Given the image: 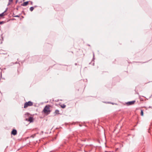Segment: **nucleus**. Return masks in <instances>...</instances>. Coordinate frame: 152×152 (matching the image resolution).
Returning a JSON list of instances; mask_svg holds the SVG:
<instances>
[{"mask_svg": "<svg viewBox=\"0 0 152 152\" xmlns=\"http://www.w3.org/2000/svg\"><path fill=\"white\" fill-rule=\"evenodd\" d=\"M28 121L31 122H32L33 121V117H30L28 118Z\"/></svg>", "mask_w": 152, "mask_h": 152, "instance_id": "6", "label": "nucleus"}, {"mask_svg": "<svg viewBox=\"0 0 152 152\" xmlns=\"http://www.w3.org/2000/svg\"><path fill=\"white\" fill-rule=\"evenodd\" d=\"M93 56H94V54H93Z\"/></svg>", "mask_w": 152, "mask_h": 152, "instance_id": "16", "label": "nucleus"}, {"mask_svg": "<svg viewBox=\"0 0 152 152\" xmlns=\"http://www.w3.org/2000/svg\"><path fill=\"white\" fill-rule=\"evenodd\" d=\"M59 112V110H56L55 112V113L56 114H60Z\"/></svg>", "mask_w": 152, "mask_h": 152, "instance_id": "8", "label": "nucleus"}, {"mask_svg": "<svg viewBox=\"0 0 152 152\" xmlns=\"http://www.w3.org/2000/svg\"><path fill=\"white\" fill-rule=\"evenodd\" d=\"M14 17H19V16L17 15L15 16Z\"/></svg>", "mask_w": 152, "mask_h": 152, "instance_id": "14", "label": "nucleus"}, {"mask_svg": "<svg viewBox=\"0 0 152 152\" xmlns=\"http://www.w3.org/2000/svg\"><path fill=\"white\" fill-rule=\"evenodd\" d=\"M17 131L15 129H13L12 132H11V134H13L14 135H15L17 134Z\"/></svg>", "mask_w": 152, "mask_h": 152, "instance_id": "4", "label": "nucleus"}, {"mask_svg": "<svg viewBox=\"0 0 152 152\" xmlns=\"http://www.w3.org/2000/svg\"><path fill=\"white\" fill-rule=\"evenodd\" d=\"M31 137H32L33 138H34V137H32V136H31Z\"/></svg>", "mask_w": 152, "mask_h": 152, "instance_id": "20", "label": "nucleus"}, {"mask_svg": "<svg viewBox=\"0 0 152 152\" xmlns=\"http://www.w3.org/2000/svg\"><path fill=\"white\" fill-rule=\"evenodd\" d=\"M7 8L6 10H5V11L3 12L2 13L0 14V17H2L4 16V13L7 10Z\"/></svg>", "mask_w": 152, "mask_h": 152, "instance_id": "7", "label": "nucleus"}, {"mask_svg": "<svg viewBox=\"0 0 152 152\" xmlns=\"http://www.w3.org/2000/svg\"><path fill=\"white\" fill-rule=\"evenodd\" d=\"M135 102V101H132L128 102L126 103V104L128 105H131L134 104Z\"/></svg>", "mask_w": 152, "mask_h": 152, "instance_id": "3", "label": "nucleus"}, {"mask_svg": "<svg viewBox=\"0 0 152 152\" xmlns=\"http://www.w3.org/2000/svg\"><path fill=\"white\" fill-rule=\"evenodd\" d=\"M141 115H142V116H143V111L142 110H141Z\"/></svg>", "mask_w": 152, "mask_h": 152, "instance_id": "12", "label": "nucleus"}, {"mask_svg": "<svg viewBox=\"0 0 152 152\" xmlns=\"http://www.w3.org/2000/svg\"><path fill=\"white\" fill-rule=\"evenodd\" d=\"M13 1V0H9V3L8 5H10L11 3H12Z\"/></svg>", "mask_w": 152, "mask_h": 152, "instance_id": "10", "label": "nucleus"}, {"mask_svg": "<svg viewBox=\"0 0 152 152\" xmlns=\"http://www.w3.org/2000/svg\"><path fill=\"white\" fill-rule=\"evenodd\" d=\"M32 2H31V4H32Z\"/></svg>", "mask_w": 152, "mask_h": 152, "instance_id": "17", "label": "nucleus"}, {"mask_svg": "<svg viewBox=\"0 0 152 152\" xmlns=\"http://www.w3.org/2000/svg\"><path fill=\"white\" fill-rule=\"evenodd\" d=\"M32 2H31V4H32Z\"/></svg>", "mask_w": 152, "mask_h": 152, "instance_id": "18", "label": "nucleus"}, {"mask_svg": "<svg viewBox=\"0 0 152 152\" xmlns=\"http://www.w3.org/2000/svg\"><path fill=\"white\" fill-rule=\"evenodd\" d=\"M89 152H90V151H91V150H89Z\"/></svg>", "mask_w": 152, "mask_h": 152, "instance_id": "15", "label": "nucleus"}, {"mask_svg": "<svg viewBox=\"0 0 152 152\" xmlns=\"http://www.w3.org/2000/svg\"><path fill=\"white\" fill-rule=\"evenodd\" d=\"M28 1H27L24 2L21 4V6H26L28 4Z\"/></svg>", "mask_w": 152, "mask_h": 152, "instance_id": "5", "label": "nucleus"}, {"mask_svg": "<svg viewBox=\"0 0 152 152\" xmlns=\"http://www.w3.org/2000/svg\"><path fill=\"white\" fill-rule=\"evenodd\" d=\"M33 104V102L30 101H29L28 102H26L25 103L24 107L26 108L29 106H32Z\"/></svg>", "mask_w": 152, "mask_h": 152, "instance_id": "2", "label": "nucleus"}, {"mask_svg": "<svg viewBox=\"0 0 152 152\" xmlns=\"http://www.w3.org/2000/svg\"><path fill=\"white\" fill-rule=\"evenodd\" d=\"M66 106V105L64 104H62L61 105V107L63 108H65Z\"/></svg>", "mask_w": 152, "mask_h": 152, "instance_id": "9", "label": "nucleus"}, {"mask_svg": "<svg viewBox=\"0 0 152 152\" xmlns=\"http://www.w3.org/2000/svg\"><path fill=\"white\" fill-rule=\"evenodd\" d=\"M34 9V7H31L30 8V10L32 12Z\"/></svg>", "mask_w": 152, "mask_h": 152, "instance_id": "11", "label": "nucleus"}, {"mask_svg": "<svg viewBox=\"0 0 152 152\" xmlns=\"http://www.w3.org/2000/svg\"><path fill=\"white\" fill-rule=\"evenodd\" d=\"M75 65H77V64H76H76H75Z\"/></svg>", "mask_w": 152, "mask_h": 152, "instance_id": "19", "label": "nucleus"}, {"mask_svg": "<svg viewBox=\"0 0 152 152\" xmlns=\"http://www.w3.org/2000/svg\"><path fill=\"white\" fill-rule=\"evenodd\" d=\"M4 23V21H1L0 22V24H2Z\"/></svg>", "mask_w": 152, "mask_h": 152, "instance_id": "13", "label": "nucleus"}, {"mask_svg": "<svg viewBox=\"0 0 152 152\" xmlns=\"http://www.w3.org/2000/svg\"><path fill=\"white\" fill-rule=\"evenodd\" d=\"M50 107L49 105H47L45 107L43 110L45 114L48 115L50 113Z\"/></svg>", "mask_w": 152, "mask_h": 152, "instance_id": "1", "label": "nucleus"}]
</instances>
